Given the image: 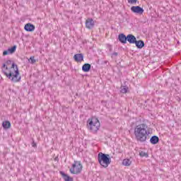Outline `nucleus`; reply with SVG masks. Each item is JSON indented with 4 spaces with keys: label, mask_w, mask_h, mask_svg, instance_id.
Wrapping results in <instances>:
<instances>
[{
    "label": "nucleus",
    "mask_w": 181,
    "mask_h": 181,
    "mask_svg": "<svg viewBox=\"0 0 181 181\" xmlns=\"http://www.w3.org/2000/svg\"><path fill=\"white\" fill-rule=\"evenodd\" d=\"M131 11L133 12V13H136L137 15H142V13L144 12V8H141L139 6H132Z\"/></svg>",
    "instance_id": "423d86ee"
},
{
    "label": "nucleus",
    "mask_w": 181,
    "mask_h": 181,
    "mask_svg": "<svg viewBox=\"0 0 181 181\" xmlns=\"http://www.w3.org/2000/svg\"><path fill=\"white\" fill-rule=\"evenodd\" d=\"M94 20L93 18H88L86 21V26L88 29H93L94 28Z\"/></svg>",
    "instance_id": "9b49d317"
},
{
    "label": "nucleus",
    "mask_w": 181,
    "mask_h": 181,
    "mask_svg": "<svg viewBox=\"0 0 181 181\" xmlns=\"http://www.w3.org/2000/svg\"><path fill=\"white\" fill-rule=\"evenodd\" d=\"M2 67H4V69L6 68V70H9V68H8V66H6V64H3Z\"/></svg>",
    "instance_id": "bb28decb"
},
{
    "label": "nucleus",
    "mask_w": 181,
    "mask_h": 181,
    "mask_svg": "<svg viewBox=\"0 0 181 181\" xmlns=\"http://www.w3.org/2000/svg\"><path fill=\"white\" fill-rule=\"evenodd\" d=\"M4 76H6L8 78L11 79L13 83H18L21 81V76H19V68L18 65L14 62L12 63L11 67L8 69V73L3 70Z\"/></svg>",
    "instance_id": "f03ea898"
},
{
    "label": "nucleus",
    "mask_w": 181,
    "mask_h": 181,
    "mask_svg": "<svg viewBox=\"0 0 181 181\" xmlns=\"http://www.w3.org/2000/svg\"><path fill=\"white\" fill-rule=\"evenodd\" d=\"M131 163H132V161L129 159H124L122 161V165H124V166H130Z\"/></svg>",
    "instance_id": "f3484780"
},
{
    "label": "nucleus",
    "mask_w": 181,
    "mask_h": 181,
    "mask_svg": "<svg viewBox=\"0 0 181 181\" xmlns=\"http://www.w3.org/2000/svg\"><path fill=\"white\" fill-rule=\"evenodd\" d=\"M2 127L4 129H9V128H11V122L9 121L3 122Z\"/></svg>",
    "instance_id": "dca6fc26"
},
{
    "label": "nucleus",
    "mask_w": 181,
    "mask_h": 181,
    "mask_svg": "<svg viewBox=\"0 0 181 181\" xmlns=\"http://www.w3.org/2000/svg\"><path fill=\"white\" fill-rule=\"evenodd\" d=\"M6 64H12V61L11 60H7L6 61Z\"/></svg>",
    "instance_id": "cd10ccee"
},
{
    "label": "nucleus",
    "mask_w": 181,
    "mask_h": 181,
    "mask_svg": "<svg viewBox=\"0 0 181 181\" xmlns=\"http://www.w3.org/2000/svg\"><path fill=\"white\" fill-rule=\"evenodd\" d=\"M149 134L151 132L148 130V125L146 124H139L134 128L135 139L138 142H146Z\"/></svg>",
    "instance_id": "f257e3e1"
},
{
    "label": "nucleus",
    "mask_w": 181,
    "mask_h": 181,
    "mask_svg": "<svg viewBox=\"0 0 181 181\" xmlns=\"http://www.w3.org/2000/svg\"><path fill=\"white\" fill-rule=\"evenodd\" d=\"M139 156H141V158H148L149 156L148 155V153H145L144 151H141L139 153Z\"/></svg>",
    "instance_id": "aec40b11"
},
{
    "label": "nucleus",
    "mask_w": 181,
    "mask_h": 181,
    "mask_svg": "<svg viewBox=\"0 0 181 181\" xmlns=\"http://www.w3.org/2000/svg\"><path fill=\"white\" fill-rule=\"evenodd\" d=\"M82 70L84 71V73H88V71L91 70V64L88 63L84 64L82 66Z\"/></svg>",
    "instance_id": "2eb2a0df"
},
{
    "label": "nucleus",
    "mask_w": 181,
    "mask_h": 181,
    "mask_svg": "<svg viewBox=\"0 0 181 181\" xmlns=\"http://www.w3.org/2000/svg\"><path fill=\"white\" fill-rule=\"evenodd\" d=\"M150 143L152 145H156L157 144H159V137L156 135L152 136L150 138Z\"/></svg>",
    "instance_id": "4468645a"
},
{
    "label": "nucleus",
    "mask_w": 181,
    "mask_h": 181,
    "mask_svg": "<svg viewBox=\"0 0 181 181\" xmlns=\"http://www.w3.org/2000/svg\"><path fill=\"white\" fill-rule=\"evenodd\" d=\"M35 29V25L30 23H26L24 26V30H25V32H34Z\"/></svg>",
    "instance_id": "0eeeda50"
},
{
    "label": "nucleus",
    "mask_w": 181,
    "mask_h": 181,
    "mask_svg": "<svg viewBox=\"0 0 181 181\" xmlns=\"http://www.w3.org/2000/svg\"><path fill=\"white\" fill-rule=\"evenodd\" d=\"M107 49H109V52H112V46H111V45H110V44H107Z\"/></svg>",
    "instance_id": "b1692460"
},
{
    "label": "nucleus",
    "mask_w": 181,
    "mask_h": 181,
    "mask_svg": "<svg viewBox=\"0 0 181 181\" xmlns=\"http://www.w3.org/2000/svg\"><path fill=\"white\" fill-rule=\"evenodd\" d=\"M8 50L10 52V54H13V53L16 52V45H13V47L8 48Z\"/></svg>",
    "instance_id": "a211bd4d"
},
{
    "label": "nucleus",
    "mask_w": 181,
    "mask_h": 181,
    "mask_svg": "<svg viewBox=\"0 0 181 181\" xmlns=\"http://www.w3.org/2000/svg\"><path fill=\"white\" fill-rule=\"evenodd\" d=\"M59 173L62 176L64 181H74L73 177H70L69 175L66 174L64 172L60 171Z\"/></svg>",
    "instance_id": "f8f14e48"
},
{
    "label": "nucleus",
    "mask_w": 181,
    "mask_h": 181,
    "mask_svg": "<svg viewBox=\"0 0 181 181\" xmlns=\"http://www.w3.org/2000/svg\"><path fill=\"white\" fill-rule=\"evenodd\" d=\"M120 93H122V94H126V93H128V86H121Z\"/></svg>",
    "instance_id": "6ab92c4d"
},
{
    "label": "nucleus",
    "mask_w": 181,
    "mask_h": 181,
    "mask_svg": "<svg viewBox=\"0 0 181 181\" xmlns=\"http://www.w3.org/2000/svg\"><path fill=\"white\" fill-rule=\"evenodd\" d=\"M134 45H136V47H137V49H142L143 47H145V42L142 40H136V42H134Z\"/></svg>",
    "instance_id": "ddd939ff"
},
{
    "label": "nucleus",
    "mask_w": 181,
    "mask_h": 181,
    "mask_svg": "<svg viewBox=\"0 0 181 181\" xmlns=\"http://www.w3.org/2000/svg\"><path fill=\"white\" fill-rule=\"evenodd\" d=\"M104 63H105V64H107V63H108V62L107 61H105Z\"/></svg>",
    "instance_id": "c85d7f7f"
},
{
    "label": "nucleus",
    "mask_w": 181,
    "mask_h": 181,
    "mask_svg": "<svg viewBox=\"0 0 181 181\" xmlns=\"http://www.w3.org/2000/svg\"><path fill=\"white\" fill-rule=\"evenodd\" d=\"M118 40L120 42V43H122V45H127V35H125L124 33L119 34Z\"/></svg>",
    "instance_id": "6e6552de"
},
{
    "label": "nucleus",
    "mask_w": 181,
    "mask_h": 181,
    "mask_svg": "<svg viewBox=\"0 0 181 181\" xmlns=\"http://www.w3.org/2000/svg\"><path fill=\"white\" fill-rule=\"evenodd\" d=\"M114 56L115 57H117V56H118V52H113L112 54V57H114Z\"/></svg>",
    "instance_id": "a878e982"
},
{
    "label": "nucleus",
    "mask_w": 181,
    "mask_h": 181,
    "mask_svg": "<svg viewBox=\"0 0 181 181\" xmlns=\"http://www.w3.org/2000/svg\"><path fill=\"white\" fill-rule=\"evenodd\" d=\"M69 170L72 175H78L83 170V165H81L80 161H76L75 163L72 164V168Z\"/></svg>",
    "instance_id": "39448f33"
},
{
    "label": "nucleus",
    "mask_w": 181,
    "mask_h": 181,
    "mask_svg": "<svg viewBox=\"0 0 181 181\" xmlns=\"http://www.w3.org/2000/svg\"><path fill=\"white\" fill-rule=\"evenodd\" d=\"M32 146H33V148H36L37 146V144H36V143L35 142V141H33V142H32Z\"/></svg>",
    "instance_id": "393cba45"
},
{
    "label": "nucleus",
    "mask_w": 181,
    "mask_h": 181,
    "mask_svg": "<svg viewBox=\"0 0 181 181\" xmlns=\"http://www.w3.org/2000/svg\"><path fill=\"white\" fill-rule=\"evenodd\" d=\"M28 61L31 64H35V63H36V59H35V57H30Z\"/></svg>",
    "instance_id": "412c9836"
},
{
    "label": "nucleus",
    "mask_w": 181,
    "mask_h": 181,
    "mask_svg": "<svg viewBox=\"0 0 181 181\" xmlns=\"http://www.w3.org/2000/svg\"><path fill=\"white\" fill-rule=\"evenodd\" d=\"M87 128L90 132L95 134L100 129V120L96 117L88 119L87 121Z\"/></svg>",
    "instance_id": "7ed1b4c3"
},
{
    "label": "nucleus",
    "mask_w": 181,
    "mask_h": 181,
    "mask_svg": "<svg viewBox=\"0 0 181 181\" xmlns=\"http://www.w3.org/2000/svg\"><path fill=\"white\" fill-rule=\"evenodd\" d=\"M8 54H11V53L9 52V49L4 50L3 52V56H8Z\"/></svg>",
    "instance_id": "4be33fe9"
},
{
    "label": "nucleus",
    "mask_w": 181,
    "mask_h": 181,
    "mask_svg": "<svg viewBox=\"0 0 181 181\" xmlns=\"http://www.w3.org/2000/svg\"><path fill=\"white\" fill-rule=\"evenodd\" d=\"M127 42L130 45H134L136 42V37L132 34L127 35Z\"/></svg>",
    "instance_id": "1a4fd4ad"
},
{
    "label": "nucleus",
    "mask_w": 181,
    "mask_h": 181,
    "mask_svg": "<svg viewBox=\"0 0 181 181\" xmlns=\"http://www.w3.org/2000/svg\"><path fill=\"white\" fill-rule=\"evenodd\" d=\"M129 4H136V2H138V0H127Z\"/></svg>",
    "instance_id": "5701e85b"
},
{
    "label": "nucleus",
    "mask_w": 181,
    "mask_h": 181,
    "mask_svg": "<svg viewBox=\"0 0 181 181\" xmlns=\"http://www.w3.org/2000/svg\"><path fill=\"white\" fill-rule=\"evenodd\" d=\"M98 160L103 168H108V165L111 163V156H110V154L100 152L98 155Z\"/></svg>",
    "instance_id": "20e7f679"
},
{
    "label": "nucleus",
    "mask_w": 181,
    "mask_h": 181,
    "mask_svg": "<svg viewBox=\"0 0 181 181\" xmlns=\"http://www.w3.org/2000/svg\"><path fill=\"white\" fill-rule=\"evenodd\" d=\"M74 59L77 63H81V62H83V60H84V54H83L81 53V54H76L74 56Z\"/></svg>",
    "instance_id": "9d476101"
}]
</instances>
